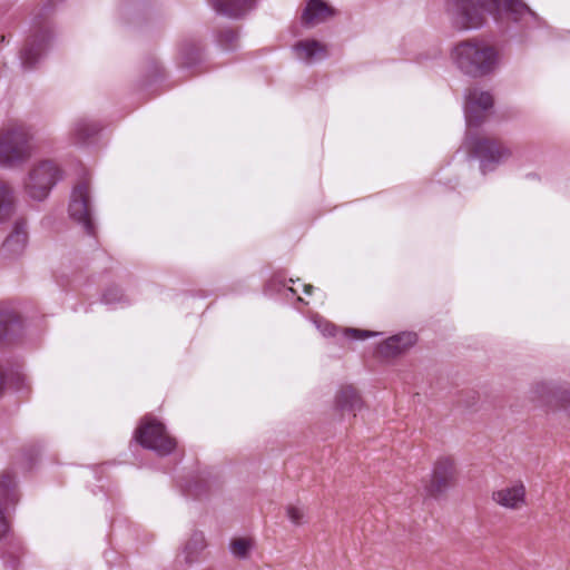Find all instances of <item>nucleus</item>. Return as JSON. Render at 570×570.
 <instances>
[{
	"instance_id": "nucleus-1",
	"label": "nucleus",
	"mask_w": 570,
	"mask_h": 570,
	"mask_svg": "<svg viewBox=\"0 0 570 570\" xmlns=\"http://www.w3.org/2000/svg\"><path fill=\"white\" fill-rule=\"evenodd\" d=\"M493 96L480 88H471L465 95L464 114L466 120L465 146L475 157L481 160V169L485 173L494 165L510 157L509 148L497 139L489 137H476L472 132L473 127L480 126L488 117L493 107Z\"/></svg>"
},
{
	"instance_id": "nucleus-2",
	"label": "nucleus",
	"mask_w": 570,
	"mask_h": 570,
	"mask_svg": "<svg viewBox=\"0 0 570 570\" xmlns=\"http://www.w3.org/2000/svg\"><path fill=\"white\" fill-rule=\"evenodd\" d=\"M35 150L33 132L21 122L0 127V168L12 169L27 163Z\"/></svg>"
},
{
	"instance_id": "nucleus-3",
	"label": "nucleus",
	"mask_w": 570,
	"mask_h": 570,
	"mask_svg": "<svg viewBox=\"0 0 570 570\" xmlns=\"http://www.w3.org/2000/svg\"><path fill=\"white\" fill-rule=\"evenodd\" d=\"M452 59L462 72L471 77H483L491 73L499 62L497 50L478 40L458 43L452 50Z\"/></svg>"
},
{
	"instance_id": "nucleus-4",
	"label": "nucleus",
	"mask_w": 570,
	"mask_h": 570,
	"mask_svg": "<svg viewBox=\"0 0 570 570\" xmlns=\"http://www.w3.org/2000/svg\"><path fill=\"white\" fill-rule=\"evenodd\" d=\"M60 169L52 160L35 164L23 180L26 194L35 200H43L60 179Z\"/></svg>"
},
{
	"instance_id": "nucleus-5",
	"label": "nucleus",
	"mask_w": 570,
	"mask_h": 570,
	"mask_svg": "<svg viewBox=\"0 0 570 570\" xmlns=\"http://www.w3.org/2000/svg\"><path fill=\"white\" fill-rule=\"evenodd\" d=\"M136 440L159 455H167L176 448V441L167 435L165 426L155 420H146L136 431Z\"/></svg>"
},
{
	"instance_id": "nucleus-6",
	"label": "nucleus",
	"mask_w": 570,
	"mask_h": 570,
	"mask_svg": "<svg viewBox=\"0 0 570 570\" xmlns=\"http://www.w3.org/2000/svg\"><path fill=\"white\" fill-rule=\"evenodd\" d=\"M33 28V33L21 51V62L27 69H31L36 66L52 39V28L49 22H43L36 18Z\"/></svg>"
},
{
	"instance_id": "nucleus-7",
	"label": "nucleus",
	"mask_w": 570,
	"mask_h": 570,
	"mask_svg": "<svg viewBox=\"0 0 570 570\" xmlns=\"http://www.w3.org/2000/svg\"><path fill=\"white\" fill-rule=\"evenodd\" d=\"M89 200V183L87 180H82L72 189L69 214L73 220L83 227L87 234L92 235L95 233V225L91 219Z\"/></svg>"
},
{
	"instance_id": "nucleus-8",
	"label": "nucleus",
	"mask_w": 570,
	"mask_h": 570,
	"mask_svg": "<svg viewBox=\"0 0 570 570\" xmlns=\"http://www.w3.org/2000/svg\"><path fill=\"white\" fill-rule=\"evenodd\" d=\"M456 470L452 458L441 456L433 466L431 479L425 490L429 495L438 498L455 483Z\"/></svg>"
},
{
	"instance_id": "nucleus-9",
	"label": "nucleus",
	"mask_w": 570,
	"mask_h": 570,
	"mask_svg": "<svg viewBox=\"0 0 570 570\" xmlns=\"http://www.w3.org/2000/svg\"><path fill=\"white\" fill-rule=\"evenodd\" d=\"M567 383H558L554 381L540 380L533 382L528 390L529 401L546 411V413H554L559 393L564 390Z\"/></svg>"
},
{
	"instance_id": "nucleus-10",
	"label": "nucleus",
	"mask_w": 570,
	"mask_h": 570,
	"mask_svg": "<svg viewBox=\"0 0 570 570\" xmlns=\"http://www.w3.org/2000/svg\"><path fill=\"white\" fill-rule=\"evenodd\" d=\"M479 2L497 19L520 21L534 17V12L521 0H479Z\"/></svg>"
},
{
	"instance_id": "nucleus-11",
	"label": "nucleus",
	"mask_w": 570,
	"mask_h": 570,
	"mask_svg": "<svg viewBox=\"0 0 570 570\" xmlns=\"http://www.w3.org/2000/svg\"><path fill=\"white\" fill-rule=\"evenodd\" d=\"M448 11L459 29L479 28L484 21L482 12L472 6L471 0H448Z\"/></svg>"
},
{
	"instance_id": "nucleus-12",
	"label": "nucleus",
	"mask_w": 570,
	"mask_h": 570,
	"mask_svg": "<svg viewBox=\"0 0 570 570\" xmlns=\"http://www.w3.org/2000/svg\"><path fill=\"white\" fill-rule=\"evenodd\" d=\"M491 500L505 510H522L527 505V488L520 480L511 482L492 491Z\"/></svg>"
},
{
	"instance_id": "nucleus-13",
	"label": "nucleus",
	"mask_w": 570,
	"mask_h": 570,
	"mask_svg": "<svg viewBox=\"0 0 570 570\" xmlns=\"http://www.w3.org/2000/svg\"><path fill=\"white\" fill-rule=\"evenodd\" d=\"M415 342L416 335L414 333H400L382 342L377 346V353L381 357L393 358L406 352Z\"/></svg>"
},
{
	"instance_id": "nucleus-14",
	"label": "nucleus",
	"mask_w": 570,
	"mask_h": 570,
	"mask_svg": "<svg viewBox=\"0 0 570 570\" xmlns=\"http://www.w3.org/2000/svg\"><path fill=\"white\" fill-rule=\"evenodd\" d=\"M364 406L358 391L353 385H343L338 389L334 400V409L341 414L350 413L354 417Z\"/></svg>"
},
{
	"instance_id": "nucleus-15",
	"label": "nucleus",
	"mask_w": 570,
	"mask_h": 570,
	"mask_svg": "<svg viewBox=\"0 0 570 570\" xmlns=\"http://www.w3.org/2000/svg\"><path fill=\"white\" fill-rule=\"evenodd\" d=\"M14 485V475L9 471H4L0 475V503L9 504L18 501V494L16 493ZM8 531L9 522L3 510L0 508V540L7 535Z\"/></svg>"
},
{
	"instance_id": "nucleus-16",
	"label": "nucleus",
	"mask_w": 570,
	"mask_h": 570,
	"mask_svg": "<svg viewBox=\"0 0 570 570\" xmlns=\"http://www.w3.org/2000/svg\"><path fill=\"white\" fill-rule=\"evenodd\" d=\"M28 233L23 226L17 225L1 246V254L6 258L20 256L27 246Z\"/></svg>"
},
{
	"instance_id": "nucleus-17",
	"label": "nucleus",
	"mask_w": 570,
	"mask_h": 570,
	"mask_svg": "<svg viewBox=\"0 0 570 570\" xmlns=\"http://www.w3.org/2000/svg\"><path fill=\"white\" fill-rule=\"evenodd\" d=\"M334 14V10L322 0H308L302 20L308 26H316Z\"/></svg>"
},
{
	"instance_id": "nucleus-18",
	"label": "nucleus",
	"mask_w": 570,
	"mask_h": 570,
	"mask_svg": "<svg viewBox=\"0 0 570 570\" xmlns=\"http://www.w3.org/2000/svg\"><path fill=\"white\" fill-rule=\"evenodd\" d=\"M297 58L311 63L327 56L326 46L317 40H303L295 45Z\"/></svg>"
},
{
	"instance_id": "nucleus-19",
	"label": "nucleus",
	"mask_w": 570,
	"mask_h": 570,
	"mask_svg": "<svg viewBox=\"0 0 570 570\" xmlns=\"http://www.w3.org/2000/svg\"><path fill=\"white\" fill-rule=\"evenodd\" d=\"M212 4L218 13L237 18L253 7L254 0H212Z\"/></svg>"
},
{
	"instance_id": "nucleus-20",
	"label": "nucleus",
	"mask_w": 570,
	"mask_h": 570,
	"mask_svg": "<svg viewBox=\"0 0 570 570\" xmlns=\"http://www.w3.org/2000/svg\"><path fill=\"white\" fill-rule=\"evenodd\" d=\"M14 213V190L12 186L0 180V224L7 223Z\"/></svg>"
},
{
	"instance_id": "nucleus-21",
	"label": "nucleus",
	"mask_w": 570,
	"mask_h": 570,
	"mask_svg": "<svg viewBox=\"0 0 570 570\" xmlns=\"http://www.w3.org/2000/svg\"><path fill=\"white\" fill-rule=\"evenodd\" d=\"M100 130L99 125L88 119L81 118L75 121L72 126V137L75 142H85Z\"/></svg>"
},
{
	"instance_id": "nucleus-22",
	"label": "nucleus",
	"mask_w": 570,
	"mask_h": 570,
	"mask_svg": "<svg viewBox=\"0 0 570 570\" xmlns=\"http://www.w3.org/2000/svg\"><path fill=\"white\" fill-rule=\"evenodd\" d=\"M205 547L206 542L204 534L199 532L194 533L183 549L185 562L193 563L196 561Z\"/></svg>"
},
{
	"instance_id": "nucleus-23",
	"label": "nucleus",
	"mask_w": 570,
	"mask_h": 570,
	"mask_svg": "<svg viewBox=\"0 0 570 570\" xmlns=\"http://www.w3.org/2000/svg\"><path fill=\"white\" fill-rule=\"evenodd\" d=\"M17 322L13 307L8 303H0V341L8 335L10 327Z\"/></svg>"
},
{
	"instance_id": "nucleus-24",
	"label": "nucleus",
	"mask_w": 570,
	"mask_h": 570,
	"mask_svg": "<svg viewBox=\"0 0 570 570\" xmlns=\"http://www.w3.org/2000/svg\"><path fill=\"white\" fill-rule=\"evenodd\" d=\"M253 547H254V541L248 538L234 539L229 544L232 554L238 559L248 558Z\"/></svg>"
},
{
	"instance_id": "nucleus-25",
	"label": "nucleus",
	"mask_w": 570,
	"mask_h": 570,
	"mask_svg": "<svg viewBox=\"0 0 570 570\" xmlns=\"http://www.w3.org/2000/svg\"><path fill=\"white\" fill-rule=\"evenodd\" d=\"M560 413L564 422L570 425V384L567 383L564 390L559 393V400L553 414Z\"/></svg>"
},
{
	"instance_id": "nucleus-26",
	"label": "nucleus",
	"mask_w": 570,
	"mask_h": 570,
	"mask_svg": "<svg viewBox=\"0 0 570 570\" xmlns=\"http://www.w3.org/2000/svg\"><path fill=\"white\" fill-rule=\"evenodd\" d=\"M286 514L295 525H301L305 522V510L302 507L289 504L286 507Z\"/></svg>"
},
{
	"instance_id": "nucleus-27",
	"label": "nucleus",
	"mask_w": 570,
	"mask_h": 570,
	"mask_svg": "<svg viewBox=\"0 0 570 570\" xmlns=\"http://www.w3.org/2000/svg\"><path fill=\"white\" fill-rule=\"evenodd\" d=\"M121 298L122 293L118 287L108 288L102 296V301L109 305L120 302Z\"/></svg>"
},
{
	"instance_id": "nucleus-28",
	"label": "nucleus",
	"mask_w": 570,
	"mask_h": 570,
	"mask_svg": "<svg viewBox=\"0 0 570 570\" xmlns=\"http://www.w3.org/2000/svg\"><path fill=\"white\" fill-rule=\"evenodd\" d=\"M346 333H347V335H350L351 337L356 338V340H366L368 337H374V336L379 335L377 332L357 330V328H348L346 331Z\"/></svg>"
},
{
	"instance_id": "nucleus-29",
	"label": "nucleus",
	"mask_w": 570,
	"mask_h": 570,
	"mask_svg": "<svg viewBox=\"0 0 570 570\" xmlns=\"http://www.w3.org/2000/svg\"><path fill=\"white\" fill-rule=\"evenodd\" d=\"M222 38H223L222 41H226L232 45L236 40L237 36L233 31H225L222 35Z\"/></svg>"
},
{
	"instance_id": "nucleus-30",
	"label": "nucleus",
	"mask_w": 570,
	"mask_h": 570,
	"mask_svg": "<svg viewBox=\"0 0 570 570\" xmlns=\"http://www.w3.org/2000/svg\"><path fill=\"white\" fill-rule=\"evenodd\" d=\"M312 288H313V286H312V285H306V286H305V292H306V293H309Z\"/></svg>"
}]
</instances>
